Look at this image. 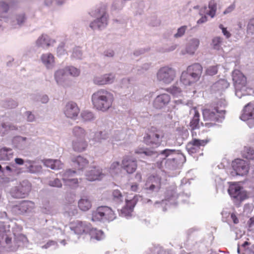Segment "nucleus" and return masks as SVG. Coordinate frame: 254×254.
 <instances>
[{"label":"nucleus","mask_w":254,"mask_h":254,"mask_svg":"<svg viewBox=\"0 0 254 254\" xmlns=\"http://www.w3.org/2000/svg\"><path fill=\"white\" fill-rule=\"evenodd\" d=\"M202 112L204 126L207 127H214L217 123L221 122L226 114L225 107L219 106L218 103L203 109Z\"/></svg>","instance_id":"nucleus-1"},{"label":"nucleus","mask_w":254,"mask_h":254,"mask_svg":"<svg viewBox=\"0 0 254 254\" xmlns=\"http://www.w3.org/2000/svg\"><path fill=\"white\" fill-rule=\"evenodd\" d=\"M113 101V95L104 89L98 90L92 96L93 105L98 110L107 111L112 106Z\"/></svg>","instance_id":"nucleus-2"},{"label":"nucleus","mask_w":254,"mask_h":254,"mask_svg":"<svg viewBox=\"0 0 254 254\" xmlns=\"http://www.w3.org/2000/svg\"><path fill=\"white\" fill-rule=\"evenodd\" d=\"M116 218L114 211L107 206H99L92 212L91 220L93 222H110Z\"/></svg>","instance_id":"nucleus-3"},{"label":"nucleus","mask_w":254,"mask_h":254,"mask_svg":"<svg viewBox=\"0 0 254 254\" xmlns=\"http://www.w3.org/2000/svg\"><path fill=\"white\" fill-rule=\"evenodd\" d=\"M73 134L76 137V139L73 141V149L78 152H82L87 147L88 144L85 140V130L80 127H75L73 129Z\"/></svg>","instance_id":"nucleus-4"},{"label":"nucleus","mask_w":254,"mask_h":254,"mask_svg":"<svg viewBox=\"0 0 254 254\" xmlns=\"http://www.w3.org/2000/svg\"><path fill=\"white\" fill-rule=\"evenodd\" d=\"M175 77V70L169 66L160 68L157 73L158 80L167 84L171 83L174 80Z\"/></svg>","instance_id":"nucleus-5"},{"label":"nucleus","mask_w":254,"mask_h":254,"mask_svg":"<svg viewBox=\"0 0 254 254\" xmlns=\"http://www.w3.org/2000/svg\"><path fill=\"white\" fill-rule=\"evenodd\" d=\"M232 166L236 175L245 176L249 172V164L247 161L243 159H235L232 162Z\"/></svg>","instance_id":"nucleus-6"},{"label":"nucleus","mask_w":254,"mask_h":254,"mask_svg":"<svg viewBox=\"0 0 254 254\" xmlns=\"http://www.w3.org/2000/svg\"><path fill=\"white\" fill-rule=\"evenodd\" d=\"M164 137L163 133L160 130H151L149 133L144 137V141L147 144H160L162 138Z\"/></svg>","instance_id":"nucleus-7"},{"label":"nucleus","mask_w":254,"mask_h":254,"mask_svg":"<svg viewBox=\"0 0 254 254\" xmlns=\"http://www.w3.org/2000/svg\"><path fill=\"white\" fill-rule=\"evenodd\" d=\"M122 167L128 174H132L137 169V161L134 158L126 156L122 161Z\"/></svg>","instance_id":"nucleus-8"},{"label":"nucleus","mask_w":254,"mask_h":254,"mask_svg":"<svg viewBox=\"0 0 254 254\" xmlns=\"http://www.w3.org/2000/svg\"><path fill=\"white\" fill-rule=\"evenodd\" d=\"M99 15L101 16L99 18L92 22L90 23V27L93 29H101L105 27L107 25L108 15L105 8H101L98 11Z\"/></svg>","instance_id":"nucleus-9"},{"label":"nucleus","mask_w":254,"mask_h":254,"mask_svg":"<svg viewBox=\"0 0 254 254\" xmlns=\"http://www.w3.org/2000/svg\"><path fill=\"white\" fill-rule=\"evenodd\" d=\"M138 201L137 196L135 195L130 200L126 199V205L122 208L119 212L122 217H130L131 216L134 206Z\"/></svg>","instance_id":"nucleus-10"},{"label":"nucleus","mask_w":254,"mask_h":254,"mask_svg":"<svg viewBox=\"0 0 254 254\" xmlns=\"http://www.w3.org/2000/svg\"><path fill=\"white\" fill-rule=\"evenodd\" d=\"M90 224L84 221L75 220L70 223V229L77 235L87 233L89 230Z\"/></svg>","instance_id":"nucleus-11"},{"label":"nucleus","mask_w":254,"mask_h":254,"mask_svg":"<svg viewBox=\"0 0 254 254\" xmlns=\"http://www.w3.org/2000/svg\"><path fill=\"white\" fill-rule=\"evenodd\" d=\"M208 142L207 139H193L187 144L186 148L190 154L196 153L199 152L200 147L204 146Z\"/></svg>","instance_id":"nucleus-12"},{"label":"nucleus","mask_w":254,"mask_h":254,"mask_svg":"<svg viewBox=\"0 0 254 254\" xmlns=\"http://www.w3.org/2000/svg\"><path fill=\"white\" fill-rule=\"evenodd\" d=\"M75 173V171H71L69 169L66 170L63 176V180L65 185L72 189H75L78 187L77 179L72 178V175Z\"/></svg>","instance_id":"nucleus-13"},{"label":"nucleus","mask_w":254,"mask_h":254,"mask_svg":"<svg viewBox=\"0 0 254 254\" xmlns=\"http://www.w3.org/2000/svg\"><path fill=\"white\" fill-rule=\"evenodd\" d=\"M64 112L67 117L74 119L78 115L80 109L76 103L73 102H69L66 104Z\"/></svg>","instance_id":"nucleus-14"},{"label":"nucleus","mask_w":254,"mask_h":254,"mask_svg":"<svg viewBox=\"0 0 254 254\" xmlns=\"http://www.w3.org/2000/svg\"><path fill=\"white\" fill-rule=\"evenodd\" d=\"M186 70L193 79L198 81L200 79L202 73L203 68L200 64L195 63L189 65Z\"/></svg>","instance_id":"nucleus-15"},{"label":"nucleus","mask_w":254,"mask_h":254,"mask_svg":"<svg viewBox=\"0 0 254 254\" xmlns=\"http://www.w3.org/2000/svg\"><path fill=\"white\" fill-rule=\"evenodd\" d=\"M103 176L102 169L99 167H90L86 174V179L89 181L100 180Z\"/></svg>","instance_id":"nucleus-16"},{"label":"nucleus","mask_w":254,"mask_h":254,"mask_svg":"<svg viewBox=\"0 0 254 254\" xmlns=\"http://www.w3.org/2000/svg\"><path fill=\"white\" fill-rule=\"evenodd\" d=\"M35 207L34 202L31 201H23L13 206V209L18 213H24L31 211Z\"/></svg>","instance_id":"nucleus-17"},{"label":"nucleus","mask_w":254,"mask_h":254,"mask_svg":"<svg viewBox=\"0 0 254 254\" xmlns=\"http://www.w3.org/2000/svg\"><path fill=\"white\" fill-rule=\"evenodd\" d=\"M171 98L167 94H162L157 96L154 100L153 106L156 109H161L170 102Z\"/></svg>","instance_id":"nucleus-18"},{"label":"nucleus","mask_w":254,"mask_h":254,"mask_svg":"<svg viewBox=\"0 0 254 254\" xmlns=\"http://www.w3.org/2000/svg\"><path fill=\"white\" fill-rule=\"evenodd\" d=\"M240 118L244 121L254 120V103H249L245 106Z\"/></svg>","instance_id":"nucleus-19"},{"label":"nucleus","mask_w":254,"mask_h":254,"mask_svg":"<svg viewBox=\"0 0 254 254\" xmlns=\"http://www.w3.org/2000/svg\"><path fill=\"white\" fill-rule=\"evenodd\" d=\"M242 189L241 187L238 185H230L228 189L229 194L231 197L237 200H242L244 199Z\"/></svg>","instance_id":"nucleus-20"},{"label":"nucleus","mask_w":254,"mask_h":254,"mask_svg":"<svg viewBox=\"0 0 254 254\" xmlns=\"http://www.w3.org/2000/svg\"><path fill=\"white\" fill-rule=\"evenodd\" d=\"M115 79V76L112 74H105L101 76L95 77L94 79L95 84L103 85L113 83Z\"/></svg>","instance_id":"nucleus-21"},{"label":"nucleus","mask_w":254,"mask_h":254,"mask_svg":"<svg viewBox=\"0 0 254 254\" xmlns=\"http://www.w3.org/2000/svg\"><path fill=\"white\" fill-rule=\"evenodd\" d=\"M72 162L75 168L78 170H83L89 164V162L86 159L80 156H78L73 159Z\"/></svg>","instance_id":"nucleus-22"},{"label":"nucleus","mask_w":254,"mask_h":254,"mask_svg":"<svg viewBox=\"0 0 254 254\" xmlns=\"http://www.w3.org/2000/svg\"><path fill=\"white\" fill-rule=\"evenodd\" d=\"M55 42V40H51L47 35H42L36 41V45L38 47H49Z\"/></svg>","instance_id":"nucleus-23"},{"label":"nucleus","mask_w":254,"mask_h":254,"mask_svg":"<svg viewBox=\"0 0 254 254\" xmlns=\"http://www.w3.org/2000/svg\"><path fill=\"white\" fill-rule=\"evenodd\" d=\"M180 81L184 85L186 86L190 85L197 82L192 78V76H190V74L187 70L182 72Z\"/></svg>","instance_id":"nucleus-24"},{"label":"nucleus","mask_w":254,"mask_h":254,"mask_svg":"<svg viewBox=\"0 0 254 254\" xmlns=\"http://www.w3.org/2000/svg\"><path fill=\"white\" fill-rule=\"evenodd\" d=\"M194 111V115L190 123V126L191 130L198 129L200 127L199 126V113L197 111L196 107L193 108Z\"/></svg>","instance_id":"nucleus-25"},{"label":"nucleus","mask_w":254,"mask_h":254,"mask_svg":"<svg viewBox=\"0 0 254 254\" xmlns=\"http://www.w3.org/2000/svg\"><path fill=\"white\" fill-rule=\"evenodd\" d=\"M233 80L236 84L245 86L246 84V77L240 71H235L233 73Z\"/></svg>","instance_id":"nucleus-26"},{"label":"nucleus","mask_w":254,"mask_h":254,"mask_svg":"<svg viewBox=\"0 0 254 254\" xmlns=\"http://www.w3.org/2000/svg\"><path fill=\"white\" fill-rule=\"evenodd\" d=\"M87 233L90 235L91 239L92 240L99 241L102 240L104 237L103 232L101 230L91 228V225H90L89 230Z\"/></svg>","instance_id":"nucleus-27"},{"label":"nucleus","mask_w":254,"mask_h":254,"mask_svg":"<svg viewBox=\"0 0 254 254\" xmlns=\"http://www.w3.org/2000/svg\"><path fill=\"white\" fill-rule=\"evenodd\" d=\"M78 206L82 211H87L92 207L91 201L87 197H83L78 201Z\"/></svg>","instance_id":"nucleus-28"},{"label":"nucleus","mask_w":254,"mask_h":254,"mask_svg":"<svg viewBox=\"0 0 254 254\" xmlns=\"http://www.w3.org/2000/svg\"><path fill=\"white\" fill-rule=\"evenodd\" d=\"M251 245V243L246 241L242 245L241 247H238V253L241 254L240 251H243L242 254H254V245Z\"/></svg>","instance_id":"nucleus-29"},{"label":"nucleus","mask_w":254,"mask_h":254,"mask_svg":"<svg viewBox=\"0 0 254 254\" xmlns=\"http://www.w3.org/2000/svg\"><path fill=\"white\" fill-rule=\"evenodd\" d=\"M199 44V41L197 39H193L186 48V53L189 54H194L195 51L198 48Z\"/></svg>","instance_id":"nucleus-30"},{"label":"nucleus","mask_w":254,"mask_h":254,"mask_svg":"<svg viewBox=\"0 0 254 254\" xmlns=\"http://www.w3.org/2000/svg\"><path fill=\"white\" fill-rule=\"evenodd\" d=\"M43 64L48 67H50L54 63V57L51 54H43L41 56Z\"/></svg>","instance_id":"nucleus-31"},{"label":"nucleus","mask_w":254,"mask_h":254,"mask_svg":"<svg viewBox=\"0 0 254 254\" xmlns=\"http://www.w3.org/2000/svg\"><path fill=\"white\" fill-rule=\"evenodd\" d=\"M13 155L12 149L3 148L0 149V160H8Z\"/></svg>","instance_id":"nucleus-32"},{"label":"nucleus","mask_w":254,"mask_h":254,"mask_svg":"<svg viewBox=\"0 0 254 254\" xmlns=\"http://www.w3.org/2000/svg\"><path fill=\"white\" fill-rule=\"evenodd\" d=\"M208 7L209 8V11L208 14L211 17H213L215 14L217 9V4L214 0H211L209 1Z\"/></svg>","instance_id":"nucleus-33"},{"label":"nucleus","mask_w":254,"mask_h":254,"mask_svg":"<svg viewBox=\"0 0 254 254\" xmlns=\"http://www.w3.org/2000/svg\"><path fill=\"white\" fill-rule=\"evenodd\" d=\"M243 156L248 160H254V150L250 147L246 148Z\"/></svg>","instance_id":"nucleus-34"},{"label":"nucleus","mask_w":254,"mask_h":254,"mask_svg":"<svg viewBox=\"0 0 254 254\" xmlns=\"http://www.w3.org/2000/svg\"><path fill=\"white\" fill-rule=\"evenodd\" d=\"M112 195L115 201L118 202H122L123 201V196L119 190H114L113 191Z\"/></svg>","instance_id":"nucleus-35"},{"label":"nucleus","mask_w":254,"mask_h":254,"mask_svg":"<svg viewBox=\"0 0 254 254\" xmlns=\"http://www.w3.org/2000/svg\"><path fill=\"white\" fill-rule=\"evenodd\" d=\"M66 72L67 71H66L65 69H60L56 72L55 76V79L58 83L61 81V80L63 79V77L64 76Z\"/></svg>","instance_id":"nucleus-36"},{"label":"nucleus","mask_w":254,"mask_h":254,"mask_svg":"<svg viewBox=\"0 0 254 254\" xmlns=\"http://www.w3.org/2000/svg\"><path fill=\"white\" fill-rule=\"evenodd\" d=\"M65 70L70 75L73 76L79 75L80 73L79 70L77 68L73 66L67 67L65 68Z\"/></svg>","instance_id":"nucleus-37"},{"label":"nucleus","mask_w":254,"mask_h":254,"mask_svg":"<svg viewBox=\"0 0 254 254\" xmlns=\"http://www.w3.org/2000/svg\"><path fill=\"white\" fill-rule=\"evenodd\" d=\"M149 181L150 182L151 184H153L154 185H156V184L158 186L159 188H161V178L157 177H150L149 179Z\"/></svg>","instance_id":"nucleus-38"},{"label":"nucleus","mask_w":254,"mask_h":254,"mask_svg":"<svg viewBox=\"0 0 254 254\" xmlns=\"http://www.w3.org/2000/svg\"><path fill=\"white\" fill-rule=\"evenodd\" d=\"M166 90L174 95H177L180 94L182 92L181 88L176 86H173L172 87L167 88Z\"/></svg>","instance_id":"nucleus-39"},{"label":"nucleus","mask_w":254,"mask_h":254,"mask_svg":"<svg viewBox=\"0 0 254 254\" xmlns=\"http://www.w3.org/2000/svg\"><path fill=\"white\" fill-rule=\"evenodd\" d=\"M146 190H150L151 192L155 191H158L160 190V188H158V186L157 184L156 185H154L153 184H150V182L149 181L146 184Z\"/></svg>","instance_id":"nucleus-40"},{"label":"nucleus","mask_w":254,"mask_h":254,"mask_svg":"<svg viewBox=\"0 0 254 254\" xmlns=\"http://www.w3.org/2000/svg\"><path fill=\"white\" fill-rule=\"evenodd\" d=\"M49 186L54 187L61 188L62 186V184L59 179H55L54 180H51L49 182Z\"/></svg>","instance_id":"nucleus-41"},{"label":"nucleus","mask_w":254,"mask_h":254,"mask_svg":"<svg viewBox=\"0 0 254 254\" xmlns=\"http://www.w3.org/2000/svg\"><path fill=\"white\" fill-rule=\"evenodd\" d=\"M218 72L217 67L216 66H212L208 67L206 71V74L209 75H214Z\"/></svg>","instance_id":"nucleus-42"},{"label":"nucleus","mask_w":254,"mask_h":254,"mask_svg":"<svg viewBox=\"0 0 254 254\" xmlns=\"http://www.w3.org/2000/svg\"><path fill=\"white\" fill-rule=\"evenodd\" d=\"M187 29L186 26H183L178 29L177 33L175 35L176 38H178L182 36L185 33Z\"/></svg>","instance_id":"nucleus-43"},{"label":"nucleus","mask_w":254,"mask_h":254,"mask_svg":"<svg viewBox=\"0 0 254 254\" xmlns=\"http://www.w3.org/2000/svg\"><path fill=\"white\" fill-rule=\"evenodd\" d=\"M82 118L86 121L90 120L93 118V115L90 112H84L81 114Z\"/></svg>","instance_id":"nucleus-44"},{"label":"nucleus","mask_w":254,"mask_h":254,"mask_svg":"<svg viewBox=\"0 0 254 254\" xmlns=\"http://www.w3.org/2000/svg\"><path fill=\"white\" fill-rule=\"evenodd\" d=\"M222 42V39L219 37L214 38L212 40V44L215 49H218L220 44Z\"/></svg>","instance_id":"nucleus-45"},{"label":"nucleus","mask_w":254,"mask_h":254,"mask_svg":"<svg viewBox=\"0 0 254 254\" xmlns=\"http://www.w3.org/2000/svg\"><path fill=\"white\" fill-rule=\"evenodd\" d=\"M54 163L53 165V167H52V169L53 170H58L60 169L63 167V163L59 160H54Z\"/></svg>","instance_id":"nucleus-46"},{"label":"nucleus","mask_w":254,"mask_h":254,"mask_svg":"<svg viewBox=\"0 0 254 254\" xmlns=\"http://www.w3.org/2000/svg\"><path fill=\"white\" fill-rule=\"evenodd\" d=\"M26 19L24 14H19L16 16V21L18 24H21L24 22Z\"/></svg>","instance_id":"nucleus-47"},{"label":"nucleus","mask_w":254,"mask_h":254,"mask_svg":"<svg viewBox=\"0 0 254 254\" xmlns=\"http://www.w3.org/2000/svg\"><path fill=\"white\" fill-rule=\"evenodd\" d=\"M54 160L53 159H46L44 160V164L46 167L52 169V167H53V166L54 163Z\"/></svg>","instance_id":"nucleus-48"},{"label":"nucleus","mask_w":254,"mask_h":254,"mask_svg":"<svg viewBox=\"0 0 254 254\" xmlns=\"http://www.w3.org/2000/svg\"><path fill=\"white\" fill-rule=\"evenodd\" d=\"M219 28L222 29L223 34L226 36L227 38H229L231 36L230 33L227 30L226 28H224L222 24L219 25Z\"/></svg>","instance_id":"nucleus-49"},{"label":"nucleus","mask_w":254,"mask_h":254,"mask_svg":"<svg viewBox=\"0 0 254 254\" xmlns=\"http://www.w3.org/2000/svg\"><path fill=\"white\" fill-rule=\"evenodd\" d=\"M25 114L27 116V119L28 122H32L34 120V115L31 112L27 111L25 113Z\"/></svg>","instance_id":"nucleus-50"},{"label":"nucleus","mask_w":254,"mask_h":254,"mask_svg":"<svg viewBox=\"0 0 254 254\" xmlns=\"http://www.w3.org/2000/svg\"><path fill=\"white\" fill-rule=\"evenodd\" d=\"M138 184L136 183H133L131 184L130 187V190L136 192L138 190Z\"/></svg>","instance_id":"nucleus-51"},{"label":"nucleus","mask_w":254,"mask_h":254,"mask_svg":"<svg viewBox=\"0 0 254 254\" xmlns=\"http://www.w3.org/2000/svg\"><path fill=\"white\" fill-rule=\"evenodd\" d=\"M0 6L2 10L4 12H7L9 8L8 5L4 2H2L0 3Z\"/></svg>","instance_id":"nucleus-52"},{"label":"nucleus","mask_w":254,"mask_h":254,"mask_svg":"<svg viewBox=\"0 0 254 254\" xmlns=\"http://www.w3.org/2000/svg\"><path fill=\"white\" fill-rule=\"evenodd\" d=\"M174 150H171L169 149H166L164 150H163L161 154L164 155L166 157H168L170 154H171V153L174 152Z\"/></svg>","instance_id":"nucleus-53"},{"label":"nucleus","mask_w":254,"mask_h":254,"mask_svg":"<svg viewBox=\"0 0 254 254\" xmlns=\"http://www.w3.org/2000/svg\"><path fill=\"white\" fill-rule=\"evenodd\" d=\"M120 165V163L118 161L114 162L110 166V169L113 170H115L117 168H118Z\"/></svg>","instance_id":"nucleus-54"},{"label":"nucleus","mask_w":254,"mask_h":254,"mask_svg":"<svg viewBox=\"0 0 254 254\" xmlns=\"http://www.w3.org/2000/svg\"><path fill=\"white\" fill-rule=\"evenodd\" d=\"M231 218L232 219L234 224H238L239 223V219L237 216L234 213H232L231 215Z\"/></svg>","instance_id":"nucleus-55"},{"label":"nucleus","mask_w":254,"mask_h":254,"mask_svg":"<svg viewBox=\"0 0 254 254\" xmlns=\"http://www.w3.org/2000/svg\"><path fill=\"white\" fill-rule=\"evenodd\" d=\"M235 8V5L232 4L230 6H229L224 12V14L229 13L233 10Z\"/></svg>","instance_id":"nucleus-56"},{"label":"nucleus","mask_w":254,"mask_h":254,"mask_svg":"<svg viewBox=\"0 0 254 254\" xmlns=\"http://www.w3.org/2000/svg\"><path fill=\"white\" fill-rule=\"evenodd\" d=\"M154 152L151 150L144 149L143 154H144L146 156H151L154 154Z\"/></svg>","instance_id":"nucleus-57"},{"label":"nucleus","mask_w":254,"mask_h":254,"mask_svg":"<svg viewBox=\"0 0 254 254\" xmlns=\"http://www.w3.org/2000/svg\"><path fill=\"white\" fill-rule=\"evenodd\" d=\"M135 178L138 182L142 181V175L140 173H137L135 175Z\"/></svg>","instance_id":"nucleus-58"},{"label":"nucleus","mask_w":254,"mask_h":254,"mask_svg":"<svg viewBox=\"0 0 254 254\" xmlns=\"http://www.w3.org/2000/svg\"><path fill=\"white\" fill-rule=\"evenodd\" d=\"M15 162L18 165H23L24 164V160L19 158H16L15 159Z\"/></svg>","instance_id":"nucleus-59"},{"label":"nucleus","mask_w":254,"mask_h":254,"mask_svg":"<svg viewBox=\"0 0 254 254\" xmlns=\"http://www.w3.org/2000/svg\"><path fill=\"white\" fill-rule=\"evenodd\" d=\"M144 148H138L137 149H136L135 150V154H143V152H144Z\"/></svg>","instance_id":"nucleus-60"},{"label":"nucleus","mask_w":254,"mask_h":254,"mask_svg":"<svg viewBox=\"0 0 254 254\" xmlns=\"http://www.w3.org/2000/svg\"><path fill=\"white\" fill-rule=\"evenodd\" d=\"M48 97L47 95L43 96L41 98V102L43 103H46L48 101Z\"/></svg>","instance_id":"nucleus-61"},{"label":"nucleus","mask_w":254,"mask_h":254,"mask_svg":"<svg viewBox=\"0 0 254 254\" xmlns=\"http://www.w3.org/2000/svg\"><path fill=\"white\" fill-rule=\"evenodd\" d=\"M251 26H253L254 28V18L250 20L248 25V29H250L251 28Z\"/></svg>","instance_id":"nucleus-62"},{"label":"nucleus","mask_w":254,"mask_h":254,"mask_svg":"<svg viewBox=\"0 0 254 254\" xmlns=\"http://www.w3.org/2000/svg\"><path fill=\"white\" fill-rule=\"evenodd\" d=\"M28 191V190H27V191L26 190H25L24 192H23L22 194H19H19H15L14 196L16 197H24L25 194H26Z\"/></svg>","instance_id":"nucleus-63"},{"label":"nucleus","mask_w":254,"mask_h":254,"mask_svg":"<svg viewBox=\"0 0 254 254\" xmlns=\"http://www.w3.org/2000/svg\"><path fill=\"white\" fill-rule=\"evenodd\" d=\"M207 20V18L205 16L204 17H202L200 19H199L198 21H197V23H202L205 21H206Z\"/></svg>","instance_id":"nucleus-64"}]
</instances>
